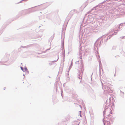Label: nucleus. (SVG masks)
<instances>
[{"label":"nucleus","mask_w":125,"mask_h":125,"mask_svg":"<svg viewBox=\"0 0 125 125\" xmlns=\"http://www.w3.org/2000/svg\"><path fill=\"white\" fill-rule=\"evenodd\" d=\"M111 86V85L110 84H109L107 85V88L106 89V90L108 91V92L109 93H112L113 92V90L111 89H110V87Z\"/></svg>","instance_id":"obj_1"},{"label":"nucleus","mask_w":125,"mask_h":125,"mask_svg":"<svg viewBox=\"0 0 125 125\" xmlns=\"http://www.w3.org/2000/svg\"><path fill=\"white\" fill-rule=\"evenodd\" d=\"M25 86H26L28 87H30L31 86V84L28 83L27 81H25Z\"/></svg>","instance_id":"obj_2"},{"label":"nucleus","mask_w":125,"mask_h":125,"mask_svg":"<svg viewBox=\"0 0 125 125\" xmlns=\"http://www.w3.org/2000/svg\"><path fill=\"white\" fill-rule=\"evenodd\" d=\"M66 120L67 121L68 120H69V118L68 117H66Z\"/></svg>","instance_id":"obj_3"},{"label":"nucleus","mask_w":125,"mask_h":125,"mask_svg":"<svg viewBox=\"0 0 125 125\" xmlns=\"http://www.w3.org/2000/svg\"><path fill=\"white\" fill-rule=\"evenodd\" d=\"M21 69L23 71H24V70H23V69L22 68V67H21Z\"/></svg>","instance_id":"obj_4"},{"label":"nucleus","mask_w":125,"mask_h":125,"mask_svg":"<svg viewBox=\"0 0 125 125\" xmlns=\"http://www.w3.org/2000/svg\"><path fill=\"white\" fill-rule=\"evenodd\" d=\"M80 116L81 117V113H80Z\"/></svg>","instance_id":"obj_5"},{"label":"nucleus","mask_w":125,"mask_h":125,"mask_svg":"<svg viewBox=\"0 0 125 125\" xmlns=\"http://www.w3.org/2000/svg\"><path fill=\"white\" fill-rule=\"evenodd\" d=\"M26 69V70H27V69Z\"/></svg>","instance_id":"obj_6"}]
</instances>
